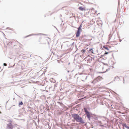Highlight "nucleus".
I'll use <instances>...</instances> for the list:
<instances>
[{"instance_id":"nucleus-7","label":"nucleus","mask_w":129,"mask_h":129,"mask_svg":"<svg viewBox=\"0 0 129 129\" xmlns=\"http://www.w3.org/2000/svg\"><path fill=\"white\" fill-rule=\"evenodd\" d=\"M122 126L123 127H125L127 128L128 129H129V127L127 126L125 123L122 124Z\"/></svg>"},{"instance_id":"nucleus-8","label":"nucleus","mask_w":129,"mask_h":129,"mask_svg":"<svg viewBox=\"0 0 129 129\" xmlns=\"http://www.w3.org/2000/svg\"><path fill=\"white\" fill-rule=\"evenodd\" d=\"M8 126L9 128L10 129H12L13 128V126L11 124L9 125Z\"/></svg>"},{"instance_id":"nucleus-5","label":"nucleus","mask_w":129,"mask_h":129,"mask_svg":"<svg viewBox=\"0 0 129 129\" xmlns=\"http://www.w3.org/2000/svg\"><path fill=\"white\" fill-rule=\"evenodd\" d=\"M100 80V78L98 77L97 78L95 79L92 82V83H94L96 81H99Z\"/></svg>"},{"instance_id":"nucleus-1","label":"nucleus","mask_w":129,"mask_h":129,"mask_svg":"<svg viewBox=\"0 0 129 129\" xmlns=\"http://www.w3.org/2000/svg\"><path fill=\"white\" fill-rule=\"evenodd\" d=\"M73 116L77 121L80 122H81V118L77 114H74Z\"/></svg>"},{"instance_id":"nucleus-2","label":"nucleus","mask_w":129,"mask_h":129,"mask_svg":"<svg viewBox=\"0 0 129 129\" xmlns=\"http://www.w3.org/2000/svg\"><path fill=\"white\" fill-rule=\"evenodd\" d=\"M84 111L86 113V114L87 116V117L89 120H90V119L91 116V115L90 113L88 111V110L85 108L84 109Z\"/></svg>"},{"instance_id":"nucleus-12","label":"nucleus","mask_w":129,"mask_h":129,"mask_svg":"<svg viewBox=\"0 0 129 129\" xmlns=\"http://www.w3.org/2000/svg\"><path fill=\"white\" fill-rule=\"evenodd\" d=\"M108 52H105V53L104 54V55H106V54H108Z\"/></svg>"},{"instance_id":"nucleus-6","label":"nucleus","mask_w":129,"mask_h":129,"mask_svg":"<svg viewBox=\"0 0 129 129\" xmlns=\"http://www.w3.org/2000/svg\"><path fill=\"white\" fill-rule=\"evenodd\" d=\"M122 126L123 127H125L127 128L128 129H129V127L127 126L125 123L122 124Z\"/></svg>"},{"instance_id":"nucleus-9","label":"nucleus","mask_w":129,"mask_h":129,"mask_svg":"<svg viewBox=\"0 0 129 129\" xmlns=\"http://www.w3.org/2000/svg\"><path fill=\"white\" fill-rule=\"evenodd\" d=\"M103 48H105V49H107V50H109V49L106 46H104L103 47Z\"/></svg>"},{"instance_id":"nucleus-4","label":"nucleus","mask_w":129,"mask_h":129,"mask_svg":"<svg viewBox=\"0 0 129 129\" xmlns=\"http://www.w3.org/2000/svg\"><path fill=\"white\" fill-rule=\"evenodd\" d=\"M93 48H91L90 49L89 51V53L90 54H94V50L93 49Z\"/></svg>"},{"instance_id":"nucleus-13","label":"nucleus","mask_w":129,"mask_h":129,"mask_svg":"<svg viewBox=\"0 0 129 129\" xmlns=\"http://www.w3.org/2000/svg\"><path fill=\"white\" fill-rule=\"evenodd\" d=\"M4 65L5 66H6L7 65V64L6 63H4Z\"/></svg>"},{"instance_id":"nucleus-11","label":"nucleus","mask_w":129,"mask_h":129,"mask_svg":"<svg viewBox=\"0 0 129 129\" xmlns=\"http://www.w3.org/2000/svg\"><path fill=\"white\" fill-rule=\"evenodd\" d=\"M85 10V9L84 8H82L81 7V10L83 11V10Z\"/></svg>"},{"instance_id":"nucleus-15","label":"nucleus","mask_w":129,"mask_h":129,"mask_svg":"<svg viewBox=\"0 0 129 129\" xmlns=\"http://www.w3.org/2000/svg\"><path fill=\"white\" fill-rule=\"evenodd\" d=\"M79 9H81V7H79Z\"/></svg>"},{"instance_id":"nucleus-10","label":"nucleus","mask_w":129,"mask_h":129,"mask_svg":"<svg viewBox=\"0 0 129 129\" xmlns=\"http://www.w3.org/2000/svg\"><path fill=\"white\" fill-rule=\"evenodd\" d=\"M23 104L22 102H21L20 103H19V106L20 105H22Z\"/></svg>"},{"instance_id":"nucleus-14","label":"nucleus","mask_w":129,"mask_h":129,"mask_svg":"<svg viewBox=\"0 0 129 129\" xmlns=\"http://www.w3.org/2000/svg\"><path fill=\"white\" fill-rule=\"evenodd\" d=\"M85 51V50H84V49H83L82 50V52H84Z\"/></svg>"},{"instance_id":"nucleus-3","label":"nucleus","mask_w":129,"mask_h":129,"mask_svg":"<svg viewBox=\"0 0 129 129\" xmlns=\"http://www.w3.org/2000/svg\"><path fill=\"white\" fill-rule=\"evenodd\" d=\"M81 27V25L79 26V27L78 28V30L77 31V32L76 33V37H79L80 35V28Z\"/></svg>"}]
</instances>
